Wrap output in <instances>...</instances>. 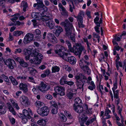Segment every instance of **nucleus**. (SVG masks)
I'll return each instance as SVG.
<instances>
[{
  "instance_id": "1",
  "label": "nucleus",
  "mask_w": 126,
  "mask_h": 126,
  "mask_svg": "<svg viewBox=\"0 0 126 126\" xmlns=\"http://www.w3.org/2000/svg\"><path fill=\"white\" fill-rule=\"evenodd\" d=\"M60 25L63 26L65 29L66 34L67 36L70 35V39L72 42H75V35L71 33L72 30L73 29L72 23H70L67 19L60 23Z\"/></svg>"
},
{
  "instance_id": "2",
  "label": "nucleus",
  "mask_w": 126,
  "mask_h": 126,
  "mask_svg": "<svg viewBox=\"0 0 126 126\" xmlns=\"http://www.w3.org/2000/svg\"><path fill=\"white\" fill-rule=\"evenodd\" d=\"M75 77L77 86L79 89H82L83 91L84 84L87 82V77L82 73L78 74Z\"/></svg>"
},
{
  "instance_id": "3",
  "label": "nucleus",
  "mask_w": 126,
  "mask_h": 126,
  "mask_svg": "<svg viewBox=\"0 0 126 126\" xmlns=\"http://www.w3.org/2000/svg\"><path fill=\"white\" fill-rule=\"evenodd\" d=\"M88 118L87 116H82L81 117H79L80 126H85V123L87 126H89L96 119V118L95 117L92 118H91L88 119Z\"/></svg>"
},
{
  "instance_id": "4",
  "label": "nucleus",
  "mask_w": 126,
  "mask_h": 126,
  "mask_svg": "<svg viewBox=\"0 0 126 126\" xmlns=\"http://www.w3.org/2000/svg\"><path fill=\"white\" fill-rule=\"evenodd\" d=\"M32 57H34L33 59H31L30 60V62L32 63L36 64H40L41 62V60L43 58L41 54L39 53L36 51L32 53Z\"/></svg>"
},
{
  "instance_id": "5",
  "label": "nucleus",
  "mask_w": 126,
  "mask_h": 126,
  "mask_svg": "<svg viewBox=\"0 0 126 126\" xmlns=\"http://www.w3.org/2000/svg\"><path fill=\"white\" fill-rule=\"evenodd\" d=\"M56 49L55 50V53L58 54L59 56L63 59L66 60L68 53L62 51L64 49V47L58 45L56 46Z\"/></svg>"
},
{
  "instance_id": "6",
  "label": "nucleus",
  "mask_w": 126,
  "mask_h": 126,
  "mask_svg": "<svg viewBox=\"0 0 126 126\" xmlns=\"http://www.w3.org/2000/svg\"><path fill=\"white\" fill-rule=\"evenodd\" d=\"M65 43L66 44L68 47L70 51L73 52L75 55H78L79 53L80 54L81 52V50H83V47H81L79 48V52H78V49L75 46H73V47H72L71 44V42L69 40H66L65 41Z\"/></svg>"
},
{
  "instance_id": "7",
  "label": "nucleus",
  "mask_w": 126,
  "mask_h": 126,
  "mask_svg": "<svg viewBox=\"0 0 126 126\" xmlns=\"http://www.w3.org/2000/svg\"><path fill=\"white\" fill-rule=\"evenodd\" d=\"M38 113L42 116H47L49 113V110L47 106L38 109L37 110Z\"/></svg>"
},
{
  "instance_id": "8",
  "label": "nucleus",
  "mask_w": 126,
  "mask_h": 126,
  "mask_svg": "<svg viewBox=\"0 0 126 126\" xmlns=\"http://www.w3.org/2000/svg\"><path fill=\"white\" fill-rule=\"evenodd\" d=\"M34 35L33 34L28 33L24 36L23 41L24 44L26 45L30 43L33 39Z\"/></svg>"
},
{
  "instance_id": "9",
  "label": "nucleus",
  "mask_w": 126,
  "mask_h": 126,
  "mask_svg": "<svg viewBox=\"0 0 126 126\" xmlns=\"http://www.w3.org/2000/svg\"><path fill=\"white\" fill-rule=\"evenodd\" d=\"M54 90L56 93L61 96H63L65 94V88L63 87L57 86L54 87Z\"/></svg>"
},
{
  "instance_id": "10",
  "label": "nucleus",
  "mask_w": 126,
  "mask_h": 126,
  "mask_svg": "<svg viewBox=\"0 0 126 126\" xmlns=\"http://www.w3.org/2000/svg\"><path fill=\"white\" fill-rule=\"evenodd\" d=\"M50 88L49 85L48 83H45L43 82L41 83L38 87L40 91L44 92L47 91Z\"/></svg>"
},
{
  "instance_id": "11",
  "label": "nucleus",
  "mask_w": 126,
  "mask_h": 126,
  "mask_svg": "<svg viewBox=\"0 0 126 126\" xmlns=\"http://www.w3.org/2000/svg\"><path fill=\"white\" fill-rule=\"evenodd\" d=\"M20 101L21 103L26 106H28L30 104L29 99L26 96H22L20 97Z\"/></svg>"
},
{
  "instance_id": "12",
  "label": "nucleus",
  "mask_w": 126,
  "mask_h": 126,
  "mask_svg": "<svg viewBox=\"0 0 126 126\" xmlns=\"http://www.w3.org/2000/svg\"><path fill=\"white\" fill-rule=\"evenodd\" d=\"M84 15L83 12H80L78 15L77 18V20L78 22V24L80 28H84V26L83 24V16Z\"/></svg>"
},
{
  "instance_id": "13",
  "label": "nucleus",
  "mask_w": 126,
  "mask_h": 126,
  "mask_svg": "<svg viewBox=\"0 0 126 126\" xmlns=\"http://www.w3.org/2000/svg\"><path fill=\"white\" fill-rule=\"evenodd\" d=\"M5 64L10 69L14 68V64L15 63L14 61L11 59H8L4 62Z\"/></svg>"
},
{
  "instance_id": "14",
  "label": "nucleus",
  "mask_w": 126,
  "mask_h": 126,
  "mask_svg": "<svg viewBox=\"0 0 126 126\" xmlns=\"http://www.w3.org/2000/svg\"><path fill=\"white\" fill-rule=\"evenodd\" d=\"M37 8L41 12L42 14H43L44 12H47L48 10L47 7H46L43 4H38Z\"/></svg>"
},
{
  "instance_id": "15",
  "label": "nucleus",
  "mask_w": 126,
  "mask_h": 126,
  "mask_svg": "<svg viewBox=\"0 0 126 126\" xmlns=\"http://www.w3.org/2000/svg\"><path fill=\"white\" fill-rule=\"evenodd\" d=\"M73 108L75 111L78 113H81L83 110V108L81 105H77L74 104Z\"/></svg>"
},
{
  "instance_id": "16",
  "label": "nucleus",
  "mask_w": 126,
  "mask_h": 126,
  "mask_svg": "<svg viewBox=\"0 0 126 126\" xmlns=\"http://www.w3.org/2000/svg\"><path fill=\"white\" fill-rule=\"evenodd\" d=\"M23 113L25 117L30 119L31 118V115H32V111L31 110L29 109L28 110L24 109L23 110Z\"/></svg>"
},
{
  "instance_id": "17",
  "label": "nucleus",
  "mask_w": 126,
  "mask_h": 126,
  "mask_svg": "<svg viewBox=\"0 0 126 126\" xmlns=\"http://www.w3.org/2000/svg\"><path fill=\"white\" fill-rule=\"evenodd\" d=\"M19 87L20 90L23 91L24 93L28 91V88L27 85L25 84L21 83H20Z\"/></svg>"
},
{
  "instance_id": "18",
  "label": "nucleus",
  "mask_w": 126,
  "mask_h": 126,
  "mask_svg": "<svg viewBox=\"0 0 126 126\" xmlns=\"http://www.w3.org/2000/svg\"><path fill=\"white\" fill-rule=\"evenodd\" d=\"M58 6L59 8L61 9V10L62 11L61 13L62 15L63 16H67L68 13L65 8L63 6L61 3H59V4Z\"/></svg>"
},
{
  "instance_id": "19",
  "label": "nucleus",
  "mask_w": 126,
  "mask_h": 126,
  "mask_svg": "<svg viewBox=\"0 0 126 126\" xmlns=\"http://www.w3.org/2000/svg\"><path fill=\"white\" fill-rule=\"evenodd\" d=\"M68 61L71 64H75L76 62V59L73 56H72L68 58Z\"/></svg>"
},
{
  "instance_id": "20",
  "label": "nucleus",
  "mask_w": 126,
  "mask_h": 126,
  "mask_svg": "<svg viewBox=\"0 0 126 126\" xmlns=\"http://www.w3.org/2000/svg\"><path fill=\"white\" fill-rule=\"evenodd\" d=\"M73 46H75L76 47V48L78 49V51L79 52V48L80 47H83V50H81V52L80 54L79 53V54H78V55H78V57L79 58H80L81 55V54L82 52L83 51H84L85 50V48L84 47L82 46H81V44H79V43H76L75 45Z\"/></svg>"
},
{
  "instance_id": "21",
  "label": "nucleus",
  "mask_w": 126,
  "mask_h": 126,
  "mask_svg": "<svg viewBox=\"0 0 126 126\" xmlns=\"http://www.w3.org/2000/svg\"><path fill=\"white\" fill-rule=\"evenodd\" d=\"M74 94L73 91L71 89H69L67 90L66 92V94L67 96L69 99L72 98Z\"/></svg>"
},
{
  "instance_id": "22",
  "label": "nucleus",
  "mask_w": 126,
  "mask_h": 126,
  "mask_svg": "<svg viewBox=\"0 0 126 126\" xmlns=\"http://www.w3.org/2000/svg\"><path fill=\"white\" fill-rule=\"evenodd\" d=\"M67 77L66 76H64L62 77L60 81V84L61 85H64L65 84H66Z\"/></svg>"
},
{
  "instance_id": "23",
  "label": "nucleus",
  "mask_w": 126,
  "mask_h": 126,
  "mask_svg": "<svg viewBox=\"0 0 126 126\" xmlns=\"http://www.w3.org/2000/svg\"><path fill=\"white\" fill-rule=\"evenodd\" d=\"M7 107L9 109V111L14 115L16 114V112L14 109L13 108L11 104L10 103H8L7 104Z\"/></svg>"
},
{
  "instance_id": "24",
  "label": "nucleus",
  "mask_w": 126,
  "mask_h": 126,
  "mask_svg": "<svg viewBox=\"0 0 126 126\" xmlns=\"http://www.w3.org/2000/svg\"><path fill=\"white\" fill-rule=\"evenodd\" d=\"M47 26L49 27L51 29H53L54 27V22L51 20H49L48 21L46 22Z\"/></svg>"
},
{
  "instance_id": "25",
  "label": "nucleus",
  "mask_w": 126,
  "mask_h": 126,
  "mask_svg": "<svg viewBox=\"0 0 126 126\" xmlns=\"http://www.w3.org/2000/svg\"><path fill=\"white\" fill-rule=\"evenodd\" d=\"M44 72V73L41 75V77L42 78H44L46 76H48L50 73V70L48 69L45 70Z\"/></svg>"
},
{
  "instance_id": "26",
  "label": "nucleus",
  "mask_w": 126,
  "mask_h": 126,
  "mask_svg": "<svg viewBox=\"0 0 126 126\" xmlns=\"http://www.w3.org/2000/svg\"><path fill=\"white\" fill-rule=\"evenodd\" d=\"M31 16L33 18H36L37 20H40L41 19V17L39 16V15L36 12L32 13L31 14Z\"/></svg>"
},
{
  "instance_id": "27",
  "label": "nucleus",
  "mask_w": 126,
  "mask_h": 126,
  "mask_svg": "<svg viewBox=\"0 0 126 126\" xmlns=\"http://www.w3.org/2000/svg\"><path fill=\"white\" fill-rule=\"evenodd\" d=\"M32 53H31V50L30 49H24L23 51V54L24 55H30L32 56Z\"/></svg>"
},
{
  "instance_id": "28",
  "label": "nucleus",
  "mask_w": 126,
  "mask_h": 126,
  "mask_svg": "<svg viewBox=\"0 0 126 126\" xmlns=\"http://www.w3.org/2000/svg\"><path fill=\"white\" fill-rule=\"evenodd\" d=\"M55 27L57 28L56 31V34L57 36H59L61 32L63 31L62 28L59 26H56Z\"/></svg>"
},
{
  "instance_id": "29",
  "label": "nucleus",
  "mask_w": 126,
  "mask_h": 126,
  "mask_svg": "<svg viewBox=\"0 0 126 126\" xmlns=\"http://www.w3.org/2000/svg\"><path fill=\"white\" fill-rule=\"evenodd\" d=\"M21 6L23 7V10L25 12L28 7V5L27 3L25 1H23L21 3Z\"/></svg>"
},
{
  "instance_id": "30",
  "label": "nucleus",
  "mask_w": 126,
  "mask_h": 126,
  "mask_svg": "<svg viewBox=\"0 0 126 126\" xmlns=\"http://www.w3.org/2000/svg\"><path fill=\"white\" fill-rule=\"evenodd\" d=\"M60 70V68L57 66H53L51 68L52 73H54L59 72Z\"/></svg>"
},
{
  "instance_id": "31",
  "label": "nucleus",
  "mask_w": 126,
  "mask_h": 126,
  "mask_svg": "<svg viewBox=\"0 0 126 126\" xmlns=\"http://www.w3.org/2000/svg\"><path fill=\"white\" fill-rule=\"evenodd\" d=\"M9 78L10 79L13 85H16L18 84V82L12 76L10 77H9Z\"/></svg>"
},
{
  "instance_id": "32",
  "label": "nucleus",
  "mask_w": 126,
  "mask_h": 126,
  "mask_svg": "<svg viewBox=\"0 0 126 126\" xmlns=\"http://www.w3.org/2000/svg\"><path fill=\"white\" fill-rule=\"evenodd\" d=\"M28 69L30 73L32 75L34 74L37 72L35 69L32 67H28Z\"/></svg>"
},
{
  "instance_id": "33",
  "label": "nucleus",
  "mask_w": 126,
  "mask_h": 126,
  "mask_svg": "<svg viewBox=\"0 0 126 126\" xmlns=\"http://www.w3.org/2000/svg\"><path fill=\"white\" fill-rule=\"evenodd\" d=\"M34 33L37 35H38L37 36H36V38L39 39L41 37V31L39 29H36L34 32Z\"/></svg>"
},
{
  "instance_id": "34",
  "label": "nucleus",
  "mask_w": 126,
  "mask_h": 126,
  "mask_svg": "<svg viewBox=\"0 0 126 126\" xmlns=\"http://www.w3.org/2000/svg\"><path fill=\"white\" fill-rule=\"evenodd\" d=\"M50 15H49L46 16V15H44L43 16H42L41 17V19H44L46 21H48L50 19Z\"/></svg>"
},
{
  "instance_id": "35",
  "label": "nucleus",
  "mask_w": 126,
  "mask_h": 126,
  "mask_svg": "<svg viewBox=\"0 0 126 126\" xmlns=\"http://www.w3.org/2000/svg\"><path fill=\"white\" fill-rule=\"evenodd\" d=\"M110 113H111V111L109 109H108L106 110L104 115L107 116L106 118V119H108L110 118V116L109 115V114Z\"/></svg>"
},
{
  "instance_id": "36",
  "label": "nucleus",
  "mask_w": 126,
  "mask_h": 126,
  "mask_svg": "<svg viewBox=\"0 0 126 126\" xmlns=\"http://www.w3.org/2000/svg\"><path fill=\"white\" fill-rule=\"evenodd\" d=\"M82 101L79 97L76 98L75 100V105H77L82 103Z\"/></svg>"
},
{
  "instance_id": "37",
  "label": "nucleus",
  "mask_w": 126,
  "mask_h": 126,
  "mask_svg": "<svg viewBox=\"0 0 126 126\" xmlns=\"http://www.w3.org/2000/svg\"><path fill=\"white\" fill-rule=\"evenodd\" d=\"M22 31H14L13 33V35L15 36H18L23 33Z\"/></svg>"
},
{
  "instance_id": "38",
  "label": "nucleus",
  "mask_w": 126,
  "mask_h": 126,
  "mask_svg": "<svg viewBox=\"0 0 126 126\" xmlns=\"http://www.w3.org/2000/svg\"><path fill=\"white\" fill-rule=\"evenodd\" d=\"M37 123L40 125L45 126L46 124V122L45 120L43 119H41L38 121Z\"/></svg>"
},
{
  "instance_id": "39",
  "label": "nucleus",
  "mask_w": 126,
  "mask_h": 126,
  "mask_svg": "<svg viewBox=\"0 0 126 126\" xmlns=\"http://www.w3.org/2000/svg\"><path fill=\"white\" fill-rule=\"evenodd\" d=\"M20 64L21 66L23 67H27L29 65L27 63L25 62L24 60L22 61L21 62V63H20Z\"/></svg>"
},
{
  "instance_id": "40",
  "label": "nucleus",
  "mask_w": 126,
  "mask_h": 126,
  "mask_svg": "<svg viewBox=\"0 0 126 126\" xmlns=\"http://www.w3.org/2000/svg\"><path fill=\"white\" fill-rule=\"evenodd\" d=\"M113 92L114 98L117 99H118L119 98V91L118 90H116V91H113Z\"/></svg>"
},
{
  "instance_id": "41",
  "label": "nucleus",
  "mask_w": 126,
  "mask_h": 126,
  "mask_svg": "<svg viewBox=\"0 0 126 126\" xmlns=\"http://www.w3.org/2000/svg\"><path fill=\"white\" fill-rule=\"evenodd\" d=\"M43 103L39 101H37L35 103V106L38 108L41 107L43 106Z\"/></svg>"
},
{
  "instance_id": "42",
  "label": "nucleus",
  "mask_w": 126,
  "mask_h": 126,
  "mask_svg": "<svg viewBox=\"0 0 126 126\" xmlns=\"http://www.w3.org/2000/svg\"><path fill=\"white\" fill-rule=\"evenodd\" d=\"M64 112L65 115L68 118L70 119H71L72 118V115L69 112L67 111H65Z\"/></svg>"
},
{
  "instance_id": "43",
  "label": "nucleus",
  "mask_w": 126,
  "mask_h": 126,
  "mask_svg": "<svg viewBox=\"0 0 126 126\" xmlns=\"http://www.w3.org/2000/svg\"><path fill=\"white\" fill-rule=\"evenodd\" d=\"M51 106L52 108H58L57 103L54 101H52L50 102Z\"/></svg>"
},
{
  "instance_id": "44",
  "label": "nucleus",
  "mask_w": 126,
  "mask_h": 126,
  "mask_svg": "<svg viewBox=\"0 0 126 126\" xmlns=\"http://www.w3.org/2000/svg\"><path fill=\"white\" fill-rule=\"evenodd\" d=\"M99 19V17H98V16H96L94 19V22L95 23L96 25L98 27H100V25H99V24L98 23V21Z\"/></svg>"
},
{
  "instance_id": "45",
  "label": "nucleus",
  "mask_w": 126,
  "mask_h": 126,
  "mask_svg": "<svg viewBox=\"0 0 126 126\" xmlns=\"http://www.w3.org/2000/svg\"><path fill=\"white\" fill-rule=\"evenodd\" d=\"M54 35L52 33H49L47 34V38L49 41L54 36Z\"/></svg>"
},
{
  "instance_id": "46",
  "label": "nucleus",
  "mask_w": 126,
  "mask_h": 126,
  "mask_svg": "<svg viewBox=\"0 0 126 126\" xmlns=\"http://www.w3.org/2000/svg\"><path fill=\"white\" fill-rule=\"evenodd\" d=\"M60 118L61 120L63 122H66L67 121V118L64 115L62 114V115L60 116Z\"/></svg>"
},
{
  "instance_id": "47",
  "label": "nucleus",
  "mask_w": 126,
  "mask_h": 126,
  "mask_svg": "<svg viewBox=\"0 0 126 126\" xmlns=\"http://www.w3.org/2000/svg\"><path fill=\"white\" fill-rule=\"evenodd\" d=\"M58 108H52L51 112L52 114H56L58 112Z\"/></svg>"
},
{
  "instance_id": "48",
  "label": "nucleus",
  "mask_w": 126,
  "mask_h": 126,
  "mask_svg": "<svg viewBox=\"0 0 126 126\" xmlns=\"http://www.w3.org/2000/svg\"><path fill=\"white\" fill-rule=\"evenodd\" d=\"M2 78L4 79L5 81L6 82H8L9 81V80L8 77L6 76L4 74H2L1 75Z\"/></svg>"
},
{
  "instance_id": "49",
  "label": "nucleus",
  "mask_w": 126,
  "mask_h": 126,
  "mask_svg": "<svg viewBox=\"0 0 126 126\" xmlns=\"http://www.w3.org/2000/svg\"><path fill=\"white\" fill-rule=\"evenodd\" d=\"M69 11L71 12L73 11V10L75 9V7L74 5H71L70 3H69Z\"/></svg>"
},
{
  "instance_id": "50",
  "label": "nucleus",
  "mask_w": 126,
  "mask_h": 126,
  "mask_svg": "<svg viewBox=\"0 0 126 126\" xmlns=\"http://www.w3.org/2000/svg\"><path fill=\"white\" fill-rule=\"evenodd\" d=\"M64 69L65 70L68 72H70L72 70L71 67L67 65H65L64 67Z\"/></svg>"
},
{
  "instance_id": "51",
  "label": "nucleus",
  "mask_w": 126,
  "mask_h": 126,
  "mask_svg": "<svg viewBox=\"0 0 126 126\" xmlns=\"http://www.w3.org/2000/svg\"><path fill=\"white\" fill-rule=\"evenodd\" d=\"M50 41L53 43H56L57 42V39L55 36L52 38L51 39Z\"/></svg>"
},
{
  "instance_id": "52",
  "label": "nucleus",
  "mask_w": 126,
  "mask_h": 126,
  "mask_svg": "<svg viewBox=\"0 0 126 126\" xmlns=\"http://www.w3.org/2000/svg\"><path fill=\"white\" fill-rule=\"evenodd\" d=\"M16 61L18 62L20 64L21 62L23 60V59L21 58L17 57L15 59Z\"/></svg>"
},
{
  "instance_id": "53",
  "label": "nucleus",
  "mask_w": 126,
  "mask_h": 126,
  "mask_svg": "<svg viewBox=\"0 0 126 126\" xmlns=\"http://www.w3.org/2000/svg\"><path fill=\"white\" fill-rule=\"evenodd\" d=\"M81 68L83 70L85 71L87 70H88L89 68L87 65H84Z\"/></svg>"
},
{
  "instance_id": "54",
  "label": "nucleus",
  "mask_w": 126,
  "mask_h": 126,
  "mask_svg": "<svg viewBox=\"0 0 126 126\" xmlns=\"http://www.w3.org/2000/svg\"><path fill=\"white\" fill-rule=\"evenodd\" d=\"M27 77H25L24 76H18L16 78L18 79H21L23 80H24L27 79Z\"/></svg>"
},
{
  "instance_id": "55",
  "label": "nucleus",
  "mask_w": 126,
  "mask_h": 126,
  "mask_svg": "<svg viewBox=\"0 0 126 126\" xmlns=\"http://www.w3.org/2000/svg\"><path fill=\"white\" fill-rule=\"evenodd\" d=\"M38 88H33L32 89V91L34 93V94H36L38 93Z\"/></svg>"
},
{
  "instance_id": "56",
  "label": "nucleus",
  "mask_w": 126,
  "mask_h": 126,
  "mask_svg": "<svg viewBox=\"0 0 126 126\" xmlns=\"http://www.w3.org/2000/svg\"><path fill=\"white\" fill-rule=\"evenodd\" d=\"M9 120L11 123L12 124H14L15 123V120L13 118H9Z\"/></svg>"
},
{
  "instance_id": "57",
  "label": "nucleus",
  "mask_w": 126,
  "mask_h": 126,
  "mask_svg": "<svg viewBox=\"0 0 126 126\" xmlns=\"http://www.w3.org/2000/svg\"><path fill=\"white\" fill-rule=\"evenodd\" d=\"M122 38V37H119L117 36L116 35L115 37V38L114 39L115 40H116L117 42H119L120 41L121 39Z\"/></svg>"
},
{
  "instance_id": "58",
  "label": "nucleus",
  "mask_w": 126,
  "mask_h": 126,
  "mask_svg": "<svg viewBox=\"0 0 126 126\" xmlns=\"http://www.w3.org/2000/svg\"><path fill=\"white\" fill-rule=\"evenodd\" d=\"M28 80L29 81L33 83H34L35 82L34 80V78L32 77H29L28 78Z\"/></svg>"
},
{
  "instance_id": "59",
  "label": "nucleus",
  "mask_w": 126,
  "mask_h": 126,
  "mask_svg": "<svg viewBox=\"0 0 126 126\" xmlns=\"http://www.w3.org/2000/svg\"><path fill=\"white\" fill-rule=\"evenodd\" d=\"M74 84V82H73L72 81L70 80V81H67L66 84L68 85L71 86L73 85Z\"/></svg>"
},
{
  "instance_id": "60",
  "label": "nucleus",
  "mask_w": 126,
  "mask_h": 126,
  "mask_svg": "<svg viewBox=\"0 0 126 126\" xmlns=\"http://www.w3.org/2000/svg\"><path fill=\"white\" fill-rule=\"evenodd\" d=\"M117 87V83L116 82L113 84V87L112 88L113 91H115V90L116 89Z\"/></svg>"
},
{
  "instance_id": "61",
  "label": "nucleus",
  "mask_w": 126,
  "mask_h": 126,
  "mask_svg": "<svg viewBox=\"0 0 126 126\" xmlns=\"http://www.w3.org/2000/svg\"><path fill=\"white\" fill-rule=\"evenodd\" d=\"M22 51V50L20 48H17L15 50V53L16 54L17 53H20Z\"/></svg>"
},
{
  "instance_id": "62",
  "label": "nucleus",
  "mask_w": 126,
  "mask_h": 126,
  "mask_svg": "<svg viewBox=\"0 0 126 126\" xmlns=\"http://www.w3.org/2000/svg\"><path fill=\"white\" fill-rule=\"evenodd\" d=\"M46 97L47 99L50 100L52 99V96L49 94H47L46 96Z\"/></svg>"
},
{
  "instance_id": "63",
  "label": "nucleus",
  "mask_w": 126,
  "mask_h": 126,
  "mask_svg": "<svg viewBox=\"0 0 126 126\" xmlns=\"http://www.w3.org/2000/svg\"><path fill=\"white\" fill-rule=\"evenodd\" d=\"M27 122V119L25 118H23L22 119V122L23 124H25Z\"/></svg>"
},
{
  "instance_id": "64",
  "label": "nucleus",
  "mask_w": 126,
  "mask_h": 126,
  "mask_svg": "<svg viewBox=\"0 0 126 126\" xmlns=\"http://www.w3.org/2000/svg\"><path fill=\"white\" fill-rule=\"evenodd\" d=\"M6 112V111L5 108H4L2 110L1 109L0 110V113L1 114H4Z\"/></svg>"
}]
</instances>
